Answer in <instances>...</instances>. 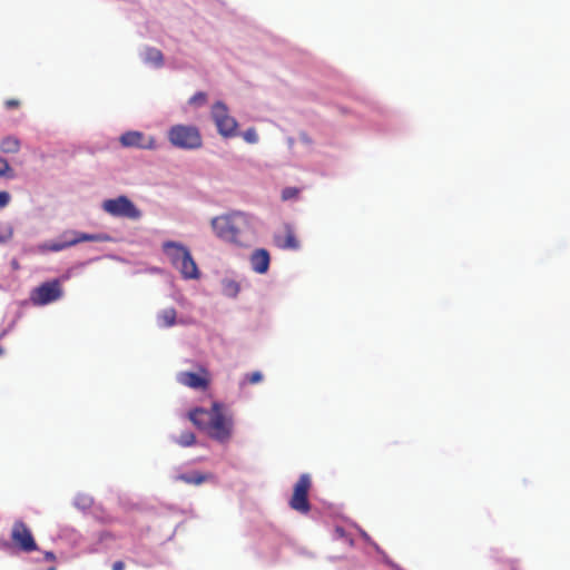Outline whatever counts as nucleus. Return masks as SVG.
<instances>
[{
  "label": "nucleus",
  "mask_w": 570,
  "mask_h": 570,
  "mask_svg": "<svg viewBox=\"0 0 570 570\" xmlns=\"http://www.w3.org/2000/svg\"><path fill=\"white\" fill-rule=\"evenodd\" d=\"M189 420L215 441L226 443L233 435V416L224 406L214 402L210 410L197 407L189 412Z\"/></svg>",
  "instance_id": "nucleus-1"
},
{
  "label": "nucleus",
  "mask_w": 570,
  "mask_h": 570,
  "mask_svg": "<svg viewBox=\"0 0 570 570\" xmlns=\"http://www.w3.org/2000/svg\"><path fill=\"white\" fill-rule=\"evenodd\" d=\"M212 227L220 239L243 246L245 245L244 235L250 228V219L245 213L233 212L214 217Z\"/></svg>",
  "instance_id": "nucleus-2"
},
{
  "label": "nucleus",
  "mask_w": 570,
  "mask_h": 570,
  "mask_svg": "<svg viewBox=\"0 0 570 570\" xmlns=\"http://www.w3.org/2000/svg\"><path fill=\"white\" fill-rule=\"evenodd\" d=\"M164 253L169 258L171 265L177 268L183 278L198 279L200 276L197 264L195 263L189 249L180 243L166 242L163 245Z\"/></svg>",
  "instance_id": "nucleus-3"
},
{
  "label": "nucleus",
  "mask_w": 570,
  "mask_h": 570,
  "mask_svg": "<svg viewBox=\"0 0 570 570\" xmlns=\"http://www.w3.org/2000/svg\"><path fill=\"white\" fill-rule=\"evenodd\" d=\"M169 142L179 149L195 150L203 146V137L199 129L193 125H174L168 129Z\"/></svg>",
  "instance_id": "nucleus-4"
},
{
  "label": "nucleus",
  "mask_w": 570,
  "mask_h": 570,
  "mask_svg": "<svg viewBox=\"0 0 570 570\" xmlns=\"http://www.w3.org/2000/svg\"><path fill=\"white\" fill-rule=\"evenodd\" d=\"M102 209L114 217H122L137 220L141 217V212L127 196H118L117 198L106 199Z\"/></svg>",
  "instance_id": "nucleus-5"
},
{
  "label": "nucleus",
  "mask_w": 570,
  "mask_h": 570,
  "mask_svg": "<svg viewBox=\"0 0 570 570\" xmlns=\"http://www.w3.org/2000/svg\"><path fill=\"white\" fill-rule=\"evenodd\" d=\"M212 118L223 137L230 138L237 135L238 122L229 115L228 108L224 102L217 101L213 105Z\"/></svg>",
  "instance_id": "nucleus-6"
},
{
  "label": "nucleus",
  "mask_w": 570,
  "mask_h": 570,
  "mask_svg": "<svg viewBox=\"0 0 570 570\" xmlns=\"http://www.w3.org/2000/svg\"><path fill=\"white\" fill-rule=\"evenodd\" d=\"M312 488V480L307 473L299 475L297 482L294 484L293 494L289 500V507L303 514H306L311 510L308 501V492Z\"/></svg>",
  "instance_id": "nucleus-7"
},
{
  "label": "nucleus",
  "mask_w": 570,
  "mask_h": 570,
  "mask_svg": "<svg viewBox=\"0 0 570 570\" xmlns=\"http://www.w3.org/2000/svg\"><path fill=\"white\" fill-rule=\"evenodd\" d=\"M62 294L63 291L60 281L52 279L33 288L30 294V301L36 306H43L58 301L61 298Z\"/></svg>",
  "instance_id": "nucleus-8"
},
{
  "label": "nucleus",
  "mask_w": 570,
  "mask_h": 570,
  "mask_svg": "<svg viewBox=\"0 0 570 570\" xmlns=\"http://www.w3.org/2000/svg\"><path fill=\"white\" fill-rule=\"evenodd\" d=\"M11 541L20 551L30 553L38 550V544L30 528L22 520H16L11 528Z\"/></svg>",
  "instance_id": "nucleus-9"
},
{
  "label": "nucleus",
  "mask_w": 570,
  "mask_h": 570,
  "mask_svg": "<svg viewBox=\"0 0 570 570\" xmlns=\"http://www.w3.org/2000/svg\"><path fill=\"white\" fill-rule=\"evenodd\" d=\"M119 141L124 147H136L148 150H153L157 147L156 139L153 136H146L144 132L136 130L122 134Z\"/></svg>",
  "instance_id": "nucleus-10"
},
{
  "label": "nucleus",
  "mask_w": 570,
  "mask_h": 570,
  "mask_svg": "<svg viewBox=\"0 0 570 570\" xmlns=\"http://www.w3.org/2000/svg\"><path fill=\"white\" fill-rule=\"evenodd\" d=\"M178 381L195 390H206L210 382V375L205 368H200L198 372H181L178 375Z\"/></svg>",
  "instance_id": "nucleus-11"
},
{
  "label": "nucleus",
  "mask_w": 570,
  "mask_h": 570,
  "mask_svg": "<svg viewBox=\"0 0 570 570\" xmlns=\"http://www.w3.org/2000/svg\"><path fill=\"white\" fill-rule=\"evenodd\" d=\"M274 243L281 249L297 250L299 248V242L289 225L284 226L283 233L274 235Z\"/></svg>",
  "instance_id": "nucleus-12"
},
{
  "label": "nucleus",
  "mask_w": 570,
  "mask_h": 570,
  "mask_svg": "<svg viewBox=\"0 0 570 570\" xmlns=\"http://www.w3.org/2000/svg\"><path fill=\"white\" fill-rule=\"evenodd\" d=\"M61 242L77 240V245L83 242H105L108 236L104 234H87L73 229L65 230L60 235Z\"/></svg>",
  "instance_id": "nucleus-13"
},
{
  "label": "nucleus",
  "mask_w": 570,
  "mask_h": 570,
  "mask_svg": "<svg viewBox=\"0 0 570 570\" xmlns=\"http://www.w3.org/2000/svg\"><path fill=\"white\" fill-rule=\"evenodd\" d=\"M249 262L254 272L265 274L271 264L269 253L264 248L256 249L250 255Z\"/></svg>",
  "instance_id": "nucleus-14"
},
{
  "label": "nucleus",
  "mask_w": 570,
  "mask_h": 570,
  "mask_svg": "<svg viewBox=\"0 0 570 570\" xmlns=\"http://www.w3.org/2000/svg\"><path fill=\"white\" fill-rule=\"evenodd\" d=\"M177 312L173 307L165 308L157 314V325L161 328L174 326L177 321Z\"/></svg>",
  "instance_id": "nucleus-15"
},
{
  "label": "nucleus",
  "mask_w": 570,
  "mask_h": 570,
  "mask_svg": "<svg viewBox=\"0 0 570 570\" xmlns=\"http://www.w3.org/2000/svg\"><path fill=\"white\" fill-rule=\"evenodd\" d=\"M77 240H70V242H61V238L59 237L58 240L47 242L38 246V250L40 253H47V252H60L63 249H67L69 247L76 246Z\"/></svg>",
  "instance_id": "nucleus-16"
},
{
  "label": "nucleus",
  "mask_w": 570,
  "mask_h": 570,
  "mask_svg": "<svg viewBox=\"0 0 570 570\" xmlns=\"http://www.w3.org/2000/svg\"><path fill=\"white\" fill-rule=\"evenodd\" d=\"M144 61L159 68L164 65L163 52L157 48H146L144 51Z\"/></svg>",
  "instance_id": "nucleus-17"
},
{
  "label": "nucleus",
  "mask_w": 570,
  "mask_h": 570,
  "mask_svg": "<svg viewBox=\"0 0 570 570\" xmlns=\"http://www.w3.org/2000/svg\"><path fill=\"white\" fill-rule=\"evenodd\" d=\"M20 140L14 136H7L0 141V151L3 154H17L20 150Z\"/></svg>",
  "instance_id": "nucleus-18"
},
{
  "label": "nucleus",
  "mask_w": 570,
  "mask_h": 570,
  "mask_svg": "<svg viewBox=\"0 0 570 570\" xmlns=\"http://www.w3.org/2000/svg\"><path fill=\"white\" fill-rule=\"evenodd\" d=\"M177 479L188 484L199 485L208 479V475L195 472L191 474H180L177 476Z\"/></svg>",
  "instance_id": "nucleus-19"
},
{
  "label": "nucleus",
  "mask_w": 570,
  "mask_h": 570,
  "mask_svg": "<svg viewBox=\"0 0 570 570\" xmlns=\"http://www.w3.org/2000/svg\"><path fill=\"white\" fill-rule=\"evenodd\" d=\"M223 294L227 297H236L239 293V284L234 279H224L222 283Z\"/></svg>",
  "instance_id": "nucleus-20"
},
{
  "label": "nucleus",
  "mask_w": 570,
  "mask_h": 570,
  "mask_svg": "<svg viewBox=\"0 0 570 570\" xmlns=\"http://www.w3.org/2000/svg\"><path fill=\"white\" fill-rule=\"evenodd\" d=\"M175 442L180 446H191L196 443V436L191 431H184L175 439Z\"/></svg>",
  "instance_id": "nucleus-21"
},
{
  "label": "nucleus",
  "mask_w": 570,
  "mask_h": 570,
  "mask_svg": "<svg viewBox=\"0 0 570 570\" xmlns=\"http://www.w3.org/2000/svg\"><path fill=\"white\" fill-rule=\"evenodd\" d=\"M0 177L13 179L16 177L14 170L9 165L8 160L0 156Z\"/></svg>",
  "instance_id": "nucleus-22"
},
{
  "label": "nucleus",
  "mask_w": 570,
  "mask_h": 570,
  "mask_svg": "<svg viewBox=\"0 0 570 570\" xmlns=\"http://www.w3.org/2000/svg\"><path fill=\"white\" fill-rule=\"evenodd\" d=\"M301 190L297 187H286L282 191L283 200L296 199L299 195Z\"/></svg>",
  "instance_id": "nucleus-23"
},
{
  "label": "nucleus",
  "mask_w": 570,
  "mask_h": 570,
  "mask_svg": "<svg viewBox=\"0 0 570 570\" xmlns=\"http://www.w3.org/2000/svg\"><path fill=\"white\" fill-rule=\"evenodd\" d=\"M263 380V375L261 372L258 371H255V372H252V373H247L245 376H244V380L242 382V384H256V383H259L261 381Z\"/></svg>",
  "instance_id": "nucleus-24"
},
{
  "label": "nucleus",
  "mask_w": 570,
  "mask_h": 570,
  "mask_svg": "<svg viewBox=\"0 0 570 570\" xmlns=\"http://www.w3.org/2000/svg\"><path fill=\"white\" fill-rule=\"evenodd\" d=\"M206 101H207V95L203 91L196 92L189 99V104L193 106H202V105H205Z\"/></svg>",
  "instance_id": "nucleus-25"
},
{
  "label": "nucleus",
  "mask_w": 570,
  "mask_h": 570,
  "mask_svg": "<svg viewBox=\"0 0 570 570\" xmlns=\"http://www.w3.org/2000/svg\"><path fill=\"white\" fill-rule=\"evenodd\" d=\"M243 138L248 144H256L258 141V135L255 128H248L243 132Z\"/></svg>",
  "instance_id": "nucleus-26"
},
{
  "label": "nucleus",
  "mask_w": 570,
  "mask_h": 570,
  "mask_svg": "<svg viewBox=\"0 0 570 570\" xmlns=\"http://www.w3.org/2000/svg\"><path fill=\"white\" fill-rule=\"evenodd\" d=\"M10 202V195L8 191H0V208L6 207Z\"/></svg>",
  "instance_id": "nucleus-27"
},
{
  "label": "nucleus",
  "mask_w": 570,
  "mask_h": 570,
  "mask_svg": "<svg viewBox=\"0 0 570 570\" xmlns=\"http://www.w3.org/2000/svg\"><path fill=\"white\" fill-rule=\"evenodd\" d=\"M4 105L8 109L18 108L20 106V101L17 99H8Z\"/></svg>",
  "instance_id": "nucleus-28"
},
{
  "label": "nucleus",
  "mask_w": 570,
  "mask_h": 570,
  "mask_svg": "<svg viewBox=\"0 0 570 570\" xmlns=\"http://www.w3.org/2000/svg\"><path fill=\"white\" fill-rule=\"evenodd\" d=\"M124 569H125V563L122 561H116L112 564V570H124Z\"/></svg>",
  "instance_id": "nucleus-29"
},
{
  "label": "nucleus",
  "mask_w": 570,
  "mask_h": 570,
  "mask_svg": "<svg viewBox=\"0 0 570 570\" xmlns=\"http://www.w3.org/2000/svg\"><path fill=\"white\" fill-rule=\"evenodd\" d=\"M45 557L49 561H53L56 559V557L52 552H46Z\"/></svg>",
  "instance_id": "nucleus-30"
},
{
  "label": "nucleus",
  "mask_w": 570,
  "mask_h": 570,
  "mask_svg": "<svg viewBox=\"0 0 570 570\" xmlns=\"http://www.w3.org/2000/svg\"><path fill=\"white\" fill-rule=\"evenodd\" d=\"M11 236V233L4 236H0V243L6 242Z\"/></svg>",
  "instance_id": "nucleus-31"
},
{
  "label": "nucleus",
  "mask_w": 570,
  "mask_h": 570,
  "mask_svg": "<svg viewBox=\"0 0 570 570\" xmlns=\"http://www.w3.org/2000/svg\"><path fill=\"white\" fill-rule=\"evenodd\" d=\"M336 532L340 533V535H343L344 534V530L342 528H337L336 529Z\"/></svg>",
  "instance_id": "nucleus-32"
},
{
  "label": "nucleus",
  "mask_w": 570,
  "mask_h": 570,
  "mask_svg": "<svg viewBox=\"0 0 570 570\" xmlns=\"http://www.w3.org/2000/svg\"><path fill=\"white\" fill-rule=\"evenodd\" d=\"M2 353H3V350L0 347V354H2Z\"/></svg>",
  "instance_id": "nucleus-33"
},
{
  "label": "nucleus",
  "mask_w": 570,
  "mask_h": 570,
  "mask_svg": "<svg viewBox=\"0 0 570 570\" xmlns=\"http://www.w3.org/2000/svg\"><path fill=\"white\" fill-rule=\"evenodd\" d=\"M49 570H56L55 568H50Z\"/></svg>",
  "instance_id": "nucleus-34"
}]
</instances>
